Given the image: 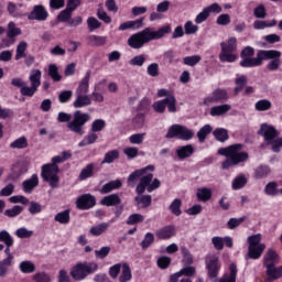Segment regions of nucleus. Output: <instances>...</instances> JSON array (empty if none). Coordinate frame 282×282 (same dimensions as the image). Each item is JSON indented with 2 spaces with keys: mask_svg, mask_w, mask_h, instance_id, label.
<instances>
[{
  "mask_svg": "<svg viewBox=\"0 0 282 282\" xmlns=\"http://www.w3.org/2000/svg\"><path fill=\"white\" fill-rule=\"evenodd\" d=\"M155 171V166L148 165L143 169L137 170L132 172L128 176V186L133 188L135 186V182L140 180L139 184L135 187V193L138 196L134 198V202L139 208H149L153 198L151 195H144L145 191L149 193H153V191L160 188V180H153V172Z\"/></svg>",
  "mask_w": 282,
  "mask_h": 282,
  "instance_id": "1",
  "label": "nucleus"
},
{
  "mask_svg": "<svg viewBox=\"0 0 282 282\" xmlns=\"http://www.w3.org/2000/svg\"><path fill=\"white\" fill-rule=\"evenodd\" d=\"M254 56V47L246 46L241 53L240 67L252 69L253 67H261L263 61H269L267 69L269 72H279L282 65L281 51L276 50H259Z\"/></svg>",
  "mask_w": 282,
  "mask_h": 282,
  "instance_id": "2",
  "label": "nucleus"
},
{
  "mask_svg": "<svg viewBox=\"0 0 282 282\" xmlns=\"http://www.w3.org/2000/svg\"><path fill=\"white\" fill-rule=\"evenodd\" d=\"M171 32H173L171 24H165L156 31H152L151 28H145L143 31L132 34L128 39V45L132 47V50H140L144 47L145 43L160 41V39H164L166 34H171Z\"/></svg>",
  "mask_w": 282,
  "mask_h": 282,
  "instance_id": "3",
  "label": "nucleus"
},
{
  "mask_svg": "<svg viewBox=\"0 0 282 282\" xmlns=\"http://www.w3.org/2000/svg\"><path fill=\"white\" fill-rule=\"evenodd\" d=\"M242 149L243 144L236 143L218 150V155L227 158V160L221 163L223 171H228V169H232V166H237L238 164H241V162L248 161L249 154L248 152H241Z\"/></svg>",
  "mask_w": 282,
  "mask_h": 282,
  "instance_id": "4",
  "label": "nucleus"
},
{
  "mask_svg": "<svg viewBox=\"0 0 282 282\" xmlns=\"http://www.w3.org/2000/svg\"><path fill=\"white\" fill-rule=\"evenodd\" d=\"M42 76H43V73L41 72V69H32L29 75V80L31 83V86H28V83L23 80V78H19V77L11 79V85L20 89L21 96H24L26 98H32L41 87Z\"/></svg>",
  "mask_w": 282,
  "mask_h": 282,
  "instance_id": "5",
  "label": "nucleus"
},
{
  "mask_svg": "<svg viewBox=\"0 0 282 282\" xmlns=\"http://www.w3.org/2000/svg\"><path fill=\"white\" fill-rule=\"evenodd\" d=\"M98 272V263L96 262H77L70 269V276L74 281H85L86 276Z\"/></svg>",
  "mask_w": 282,
  "mask_h": 282,
  "instance_id": "6",
  "label": "nucleus"
},
{
  "mask_svg": "<svg viewBox=\"0 0 282 282\" xmlns=\"http://www.w3.org/2000/svg\"><path fill=\"white\" fill-rule=\"evenodd\" d=\"M237 52V37H229L225 42L220 43L219 61L220 63H235L238 55Z\"/></svg>",
  "mask_w": 282,
  "mask_h": 282,
  "instance_id": "7",
  "label": "nucleus"
},
{
  "mask_svg": "<svg viewBox=\"0 0 282 282\" xmlns=\"http://www.w3.org/2000/svg\"><path fill=\"white\" fill-rule=\"evenodd\" d=\"M247 242L249 247L246 259H261V254H263L265 250V243H261V234L249 236Z\"/></svg>",
  "mask_w": 282,
  "mask_h": 282,
  "instance_id": "8",
  "label": "nucleus"
},
{
  "mask_svg": "<svg viewBox=\"0 0 282 282\" xmlns=\"http://www.w3.org/2000/svg\"><path fill=\"white\" fill-rule=\"evenodd\" d=\"M91 120V115L87 112H83L80 110H76L73 115V120L67 123V129L72 131L73 133H78L79 135H83L85 133V130L83 128L87 122Z\"/></svg>",
  "mask_w": 282,
  "mask_h": 282,
  "instance_id": "9",
  "label": "nucleus"
},
{
  "mask_svg": "<svg viewBox=\"0 0 282 282\" xmlns=\"http://www.w3.org/2000/svg\"><path fill=\"white\" fill-rule=\"evenodd\" d=\"M58 173V165L50 163L42 165L41 177L50 184L51 188H58V183L61 182Z\"/></svg>",
  "mask_w": 282,
  "mask_h": 282,
  "instance_id": "10",
  "label": "nucleus"
},
{
  "mask_svg": "<svg viewBox=\"0 0 282 282\" xmlns=\"http://www.w3.org/2000/svg\"><path fill=\"white\" fill-rule=\"evenodd\" d=\"M195 137V132L191 129H188L186 126L182 124H172L165 138L171 139V138H177V140H183L184 142H188V140H193Z\"/></svg>",
  "mask_w": 282,
  "mask_h": 282,
  "instance_id": "11",
  "label": "nucleus"
},
{
  "mask_svg": "<svg viewBox=\"0 0 282 282\" xmlns=\"http://www.w3.org/2000/svg\"><path fill=\"white\" fill-rule=\"evenodd\" d=\"M176 102L177 100L175 99V96L167 95L166 98L155 101L152 105V109L155 111V113H164L167 107L170 113H175L177 111V107L175 106Z\"/></svg>",
  "mask_w": 282,
  "mask_h": 282,
  "instance_id": "12",
  "label": "nucleus"
},
{
  "mask_svg": "<svg viewBox=\"0 0 282 282\" xmlns=\"http://www.w3.org/2000/svg\"><path fill=\"white\" fill-rule=\"evenodd\" d=\"M207 274L210 279H217L221 270V262H219L218 253H208L205 258Z\"/></svg>",
  "mask_w": 282,
  "mask_h": 282,
  "instance_id": "13",
  "label": "nucleus"
},
{
  "mask_svg": "<svg viewBox=\"0 0 282 282\" xmlns=\"http://www.w3.org/2000/svg\"><path fill=\"white\" fill-rule=\"evenodd\" d=\"M258 133L264 138V142H267V144H270L274 139L279 138L276 128L268 123H262Z\"/></svg>",
  "mask_w": 282,
  "mask_h": 282,
  "instance_id": "14",
  "label": "nucleus"
},
{
  "mask_svg": "<svg viewBox=\"0 0 282 282\" xmlns=\"http://www.w3.org/2000/svg\"><path fill=\"white\" fill-rule=\"evenodd\" d=\"M96 206V197L91 194L80 195L76 199V208L79 210H89V208H94Z\"/></svg>",
  "mask_w": 282,
  "mask_h": 282,
  "instance_id": "15",
  "label": "nucleus"
},
{
  "mask_svg": "<svg viewBox=\"0 0 282 282\" xmlns=\"http://www.w3.org/2000/svg\"><path fill=\"white\" fill-rule=\"evenodd\" d=\"M50 13L45 10V7L37 4L33 7V10L28 15L29 21H47Z\"/></svg>",
  "mask_w": 282,
  "mask_h": 282,
  "instance_id": "16",
  "label": "nucleus"
},
{
  "mask_svg": "<svg viewBox=\"0 0 282 282\" xmlns=\"http://www.w3.org/2000/svg\"><path fill=\"white\" fill-rule=\"evenodd\" d=\"M175 235H177V229L173 225L164 226L155 231V237L160 240L172 239Z\"/></svg>",
  "mask_w": 282,
  "mask_h": 282,
  "instance_id": "17",
  "label": "nucleus"
},
{
  "mask_svg": "<svg viewBox=\"0 0 282 282\" xmlns=\"http://www.w3.org/2000/svg\"><path fill=\"white\" fill-rule=\"evenodd\" d=\"M196 273H197V270L195 269V267L187 265L181 269L178 272L172 274L170 276V282H177L180 281V279H182V276H187L188 279L191 276H195Z\"/></svg>",
  "mask_w": 282,
  "mask_h": 282,
  "instance_id": "18",
  "label": "nucleus"
},
{
  "mask_svg": "<svg viewBox=\"0 0 282 282\" xmlns=\"http://www.w3.org/2000/svg\"><path fill=\"white\" fill-rule=\"evenodd\" d=\"M90 78H91V70H87L85 76L80 79V82L75 90V96L89 94V79Z\"/></svg>",
  "mask_w": 282,
  "mask_h": 282,
  "instance_id": "19",
  "label": "nucleus"
},
{
  "mask_svg": "<svg viewBox=\"0 0 282 282\" xmlns=\"http://www.w3.org/2000/svg\"><path fill=\"white\" fill-rule=\"evenodd\" d=\"M73 107L75 109H83V107H89L91 105V97L89 95H75Z\"/></svg>",
  "mask_w": 282,
  "mask_h": 282,
  "instance_id": "20",
  "label": "nucleus"
},
{
  "mask_svg": "<svg viewBox=\"0 0 282 282\" xmlns=\"http://www.w3.org/2000/svg\"><path fill=\"white\" fill-rule=\"evenodd\" d=\"M144 23V18L139 20L123 22L119 25V31L124 32V30H140Z\"/></svg>",
  "mask_w": 282,
  "mask_h": 282,
  "instance_id": "21",
  "label": "nucleus"
},
{
  "mask_svg": "<svg viewBox=\"0 0 282 282\" xmlns=\"http://www.w3.org/2000/svg\"><path fill=\"white\" fill-rule=\"evenodd\" d=\"M100 204L101 206H107V207L120 206V204H122V199H120V195L118 194H110L108 196H105L100 200Z\"/></svg>",
  "mask_w": 282,
  "mask_h": 282,
  "instance_id": "22",
  "label": "nucleus"
},
{
  "mask_svg": "<svg viewBox=\"0 0 282 282\" xmlns=\"http://www.w3.org/2000/svg\"><path fill=\"white\" fill-rule=\"evenodd\" d=\"M237 272H239L237 264L231 263L229 265V273H225L224 276L218 280V282H237Z\"/></svg>",
  "mask_w": 282,
  "mask_h": 282,
  "instance_id": "23",
  "label": "nucleus"
},
{
  "mask_svg": "<svg viewBox=\"0 0 282 282\" xmlns=\"http://www.w3.org/2000/svg\"><path fill=\"white\" fill-rule=\"evenodd\" d=\"M279 253L274 249H268L263 257V263L267 267L274 265L279 261Z\"/></svg>",
  "mask_w": 282,
  "mask_h": 282,
  "instance_id": "24",
  "label": "nucleus"
},
{
  "mask_svg": "<svg viewBox=\"0 0 282 282\" xmlns=\"http://www.w3.org/2000/svg\"><path fill=\"white\" fill-rule=\"evenodd\" d=\"M193 153H195V148H193L191 144L176 149V155L180 160H186V158H191Z\"/></svg>",
  "mask_w": 282,
  "mask_h": 282,
  "instance_id": "25",
  "label": "nucleus"
},
{
  "mask_svg": "<svg viewBox=\"0 0 282 282\" xmlns=\"http://www.w3.org/2000/svg\"><path fill=\"white\" fill-rule=\"evenodd\" d=\"M24 193H32L36 186H39V175L33 174L31 178L22 183Z\"/></svg>",
  "mask_w": 282,
  "mask_h": 282,
  "instance_id": "26",
  "label": "nucleus"
},
{
  "mask_svg": "<svg viewBox=\"0 0 282 282\" xmlns=\"http://www.w3.org/2000/svg\"><path fill=\"white\" fill-rule=\"evenodd\" d=\"M272 173V169H270V165H259L258 167L254 169V178L256 180H263L268 177Z\"/></svg>",
  "mask_w": 282,
  "mask_h": 282,
  "instance_id": "27",
  "label": "nucleus"
},
{
  "mask_svg": "<svg viewBox=\"0 0 282 282\" xmlns=\"http://www.w3.org/2000/svg\"><path fill=\"white\" fill-rule=\"evenodd\" d=\"M246 184H248V177L245 174H238L231 183V188L234 191H241Z\"/></svg>",
  "mask_w": 282,
  "mask_h": 282,
  "instance_id": "28",
  "label": "nucleus"
},
{
  "mask_svg": "<svg viewBox=\"0 0 282 282\" xmlns=\"http://www.w3.org/2000/svg\"><path fill=\"white\" fill-rule=\"evenodd\" d=\"M121 186L122 182L120 180L110 181L101 187L100 193L102 195H107L108 193H111V191H117V188H120Z\"/></svg>",
  "mask_w": 282,
  "mask_h": 282,
  "instance_id": "29",
  "label": "nucleus"
},
{
  "mask_svg": "<svg viewBox=\"0 0 282 282\" xmlns=\"http://www.w3.org/2000/svg\"><path fill=\"white\" fill-rule=\"evenodd\" d=\"M88 45L93 47H102V45H107V36L101 35H90L87 37Z\"/></svg>",
  "mask_w": 282,
  "mask_h": 282,
  "instance_id": "30",
  "label": "nucleus"
},
{
  "mask_svg": "<svg viewBox=\"0 0 282 282\" xmlns=\"http://www.w3.org/2000/svg\"><path fill=\"white\" fill-rule=\"evenodd\" d=\"M231 107L228 104H224L220 106H214L210 108V116H213V118L217 117V116H225V113H228V111H230Z\"/></svg>",
  "mask_w": 282,
  "mask_h": 282,
  "instance_id": "31",
  "label": "nucleus"
},
{
  "mask_svg": "<svg viewBox=\"0 0 282 282\" xmlns=\"http://www.w3.org/2000/svg\"><path fill=\"white\" fill-rule=\"evenodd\" d=\"M94 163H89L87 166H85L78 176L79 182H85V180H89V177H94Z\"/></svg>",
  "mask_w": 282,
  "mask_h": 282,
  "instance_id": "32",
  "label": "nucleus"
},
{
  "mask_svg": "<svg viewBox=\"0 0 282 282\" xmlns=\"http://www.w3.org/2000/svg\"><path fill=\"white\" fill-rule=\"evenodd\" d=\"M109 228V223H101L99 225L93 226L89 229V235H93V237H100L104 232H107Z\"/></svg>",
  "mask_w": 282,
  "mask_h": 282,
  "instance_id": "33",
  "label": "nucleus"
},
{
  "mask_svg": "<svg viewBox=\"0 0 282 282\" xmlns=\"http://www.w3.org/2000/svg\"><path fill=\"white\" fill-rule=\"evenodd\" d=\"M276 25V20H256L253 22L254 30H267V28H274Z\"/></svg>",
  "mask_w": 282,
  "mask_h": 282,
  "instance_id": "34",
  "label": "nucleus"
},
{
  "mask_svg": "<svg viewBox=\"0 0 282 282\" xmlns=\"http://www.w3.org/2000/svg\"><path fill=\"white\" fill-rule=\"evenodd\" d=\"M228 98V93L224 89H216L208 98L209 102H221Z\"/></svg>",
  "mask_w": 282,
  "mask_h": 282,
  "instance_id": "35",
  "label": "nucleus"
},
{
  "mask_svg": "<svg viewBox=\"0 0 282 282\" xmlns=\"http://www.w3.org/2000/svg\"><path fill=\"white\" fill-rule=\"evenodd\" d=\"M98 141V133L90 130L88 135L84 137V139L78 143V147H89V144H95Z\"/></svg>",
  "mask_w": 282,
  "mask_h": 282,
  "instance_id": "36",
  "label": "nucleus"
},
{
  "mask_svg": "<svg viewBox=\"0 0 282 282\" xmlns=\"http://www.w3.org/2000/svg\"><path fill=\"white\" fill-rule=\"evenodd\" d=\"M19 269L23 274H32V272L36 271V265L34 262L25 260L19 264Z\"/></svg>",
  "mask_w": 282,
  "mask_h": 282,
  "instance_id": "37",
  "label": "nucleus"
},
{
  "mask_svg": "<svg viewBox=\"0 0 282 282\" xmlns=\"http://www.w3.org/2000/svg\"><path fill=\"white\" fill-rule=\"evenodd\" d=\"M196 197L198 202H208L213 197V191L208 187H202L197 189Z\"/></svg>",
  "mask_w": 282,
  "mask_h": 282,
  "instance_id": "38",
  "label": "nucleus"
},
{
  "mask_svg": "<svg viewBox=\"0 0 282 282\" xmlns=\"http://www.w3.org/2000/svg\"><path fill=\"white\" fill-rule=\"evenodd\" d=\"M119 158H120V151L118 150L108 151L105 154V158L101 164H113V162H116V160H118Z\"/></svg>",
  "mask_w": 282,
  "mask_h": 282,
  "instance_id": "39",
  "label": "nucleus"
},
{
  "mask_svg": "<svg viewBox=\"0 0 282 282\" xmlns=\"http://www.w3.org/2000/svg\"><path fill=\"white\" fill-rule=\"evenodd\" d=\"M72 158V152L69 151H64L61 154L53 156L52 158V163L48 164H54V166H57V164H63V162H67Z\"/></svg>",
  "mask_w": 282,
  "mask_h": 282,
  "instance_id": "40",
  "label": "nucleus"
},
{
  "mask_svg": "<svg viewBox=\"0 0 282 282\" xmlns=\"http://www.w3.org/2000/svg\"><path fill=\"white\" fill-rule=\"evenodd\" d=\"M267 274L270 281H276V279H281V269L276 268L274 264L267 267Z\"/></svg>",
  "mask_w": 282,
  "mask_h": 282,
  "instance_id": "41",
  "label": "nucleus"
},
{
  "mask_svg": "<svg viewBox=\"0 0 282 282\" xmlns=\"http://www.w3.org/2000/svg\"><path fill=\"white\" fill-rule=\"evenodd\" d=\"M256 111H270L272 109V101L268 99H260L254 104Z\"/></svg>",
  "mask_w": 282,
  "mask_h": 282,
  "instance_id": "42",
  "label": "nucleus"
},
{
  "mask_svg": "<svg viewBox=\"0 0 282 282\" xmlns=\"http://www.w3.org/2000/svg\"><path fill=\"white\" fill-rule=\"evenodd\" d=\"M107 127V121L104 119H96L91 122L90 131L94 133H100V131H105V128Z\"/></svg>",
  "mask_w": 282,
  "mask_h": 282,
  "instance_id": "43",
  "label": "nucleus"
},
{
  "mask_svg": "<svg viewBox=\"0 0 282 282\" xmlns=\"http://www.w3.org/2000/svg\"><path fill=\"white\" fill-rule=\"evenodd\" d=\"M265 195H269L270 197H276L279 195V184L276 182H269L264 187Z\"/></svg>",
  "mask_w": 282,
  "mask_h": 282,
  "instance_id": "44",
  "label": "nucleus"
},
{
  "mask_svg": "<svg viewBox=\"0 0 282 282\" xmlns=\"http://www.w3.org/2000/svg\"><path fill=\"white\" fill-rule=\"evenodd\" d=\"M213 132V127L210 124H205L203 128H200L197 132L198 141L206 142V138H208V134Z\"/></svg>",
  "mask_w": 282,
  "mask_h": 282,
  "instance_id": "45",
  "label": "nucleus"
},
{
  "mask_svg": "<svg viewBox=\"0 0 282 282\" xmlns=\"http://www.w3.org/2000/svg\"><path fill=\"white\" fill-rule=\"evenodd\" d=\"M69 219H70L69 209L59 212L54 217V221H57V224H63V225L69 224Z\"/></svg>",
  "mask_w": 282,
  "mask_h": 282,
  "instance_id": "46",
  "label": "nucleus"
},
{
  "mask_svg": "<svg viewBox=\"0 0 282 282\" xmlns=\"http://www.w3.org/2000/svg\"><path fill=\"white\" fill-rule=\"evenodd\" d=\"M48 76H51L53 83H61L63 76L58 74V66L56 64L48 65Z\"/></svg>",
  "mask_w": 282,
  "mask_h": 282,
  "instance_id": "47",
  "label": "nucleus"
},
{
  "mask_svg": "<svg viewBox=\"0 0 282 282\" xmlns=\"http://www.w3.org/2000/svg\"><path fill=\"white\" fill-rule=\"evenodd\" d=\"M25 50H28V43L25 41L20 42L15 51V61H21V58H25Z\"/></svg>",
  "mask_w": 282,
  "mask_h": 282,
  "instance_id": "48",
  "label": "nucleus"
},
{
  "mask_svg": "<svg viewBox=\"0 0 282 282\" xmlns=\"http://www.w3.org/2000/svg\"><path fill=\"white\" fill-rule=\"evenodd\" d=\"M10 149H28V138L20 137L10 143Z\"/></svg>",
  "mask_w": 282,
  "mask_h": 282,
  "instance_id": "49",
  "label": "nucleus"
},
{
  "mask_svg": "<svg viewBox=\"0 0 282 282\" xmlns=\"http://www.w3.org/2000/svg\"><path fill=\"white\" fill-rule=\"evenodd\" d=\"M0 241L4 243V246H14V238L12 235L8 232V230L0 231Z\"/></svg>",
  "mask_w": 282,
  "mask_h": 282,
  "instance_id": "50",
  "label": "nucleus"
},
{
  "mask_svg": "<svg viewBox=\"0 0 282 282\" xmlns=\"http://www.w3.org/2000/svg\"><path fill=\"white\" fill-rule=\"evenodd\" d=\"M87 25L89 32H96V30H100V28H102V23H100V21L95 17H89L87 19Z\"/></svg>",
  "mask_w": 282,
  "mask_h": 282,
  "instance_id": "51",
  "label": "nucleus"
},
{
  "mask_svg": "<svg viewBox=\"0 0 282 282\" xmlns=\"http://www.w3.org/2000/svg\"><path fill=\"white\" fill-rule=\"evenodd\" d=\"M182 200L180 198L174 199L170 205V210L172 215L180 217L182 215Z\"/></svg>",
  "mask_w": 282,
  "mask_h": 282,
  "instance_id": "52",
  "label": "nucleus"
},
{
  "mask_svg": "<svg viewBox=\"0 0 282 282\" xmlns=\"http://www.w3.org/2000/svg\"><path fill=\"white\" fill-rule=\"evenodd\" d=\"M131 278H132L131 268L129 267V264L123 263L122 264V271H121V274L119 276V281L120 282H128Z\"/></svg>",
  "mask_w": 282,
  "mask_h": 282,
  "instance_id": "53",
  "label": "nucleus"
},
{
  "mask_svg": "<svg viewBox=\"0 0 282 282\" xmlns=\"http://www.w3.org/2000/svg\"><path fill=\"white\" fill-rule=\"evenodd\" d=\"M20 34L21 29L17 28V24L14 22H9L7 31L8 39H14V36H20Z\"/></svg>",
  "mask_w": 282,
  "mask_h": 282,
  "instance_id": "54",
  "label": "nucleus"
},
{
  "mask_svg": "<svg viewBox=\"0 0 282 282\" xmlns=\"http://www.w3.org/2000/svg\"><path fill=\"white\" fill-rule=\"evenodd\" d=\"M214 137L216 138V140H218V142H226V140H228V130L224 129V128H218L216 130H214L213 132Z\"/></svg>",
  "mask_w": 282,
  "mask_h": 282,
  "instance_id": "55",
  "label": "nucleus"
},
{
  "mask_svg": "<svg viewBox=\"0 0 282 282\" xmlns=\"http://www.w3.org/2000/svg\"><path fill=\"white\" fill-rule=\"evenodd\" d=\"M155 241V236L153 232H147L143 240L141 241L142 250H147Z\"/></svg>",
  "mask_w": 282,
  "mask_h": 282,
  "instance_id": "56",
  "label": "nucleus"
},
{
  "mask_svg": "<svg viewBox=\"0 0 282 282\" xmlns=\"http://www.w3.org/2000/svg\"><path fill=\"white\" fill-rule=\"evenodd\" d=\"M23 213V207L15 205L10 209L4 210V215L6 217H19V215H21Z\"/></svg>",
  "mask_w": 282,
  "mask_h": 282,
  "instance_id": "57",
  "label": "nucleus"
},
{
  "mask_svg": "<svg viewBox=\"0 0 282 282\" xmlns=\"http://www.w3.org/2000/svg\"><path fill=\"white\" fill-rule=\"evenodd\" d=\"M10 265H12V262L8 260L0 261V279H6V276H8Z\"/></svg>",
  "mask_w": 282,
  "mask_h": 282,
  "instance_id": "58",
  "label": "nucleus"
},
{
  "mask_svg": "<svg viewBox=\"0 0 282 282\" xmlns=\"http://www.w3.org/2000/svg\"><path fill=\"white\" fill-rule=\"evenodd\" d=\"M144 221V216L142 214H132L128 217V226H135V224H142Z\"/></svg>",
  "mask_w": 282,
  "mask_h": 282,
  "instance_id": "59",
  "label": "nucleus"
},
{
  "mask_svg": "<svg viewBox=\"0 0 282 282\" xmlns=\"http://www.w3.org/2000/svg\"><path fill=\"white\" fill-rule=\"evenodd\" d=\"M7 11L10 14V17H14L15 19H19L22 17V14L19 13V8L17 7V3L14 2L7 3Z\"/></svg>",
  "mask_w": 282,
  "mask_h": 282,
  "instance_id": "60",
  "label": "nucleus"
},
{
  "mask_svg": "<svg viewBox=\"0 0 282 282\" xmlns=\"http://www.w3.org/2000/svg\"><path fill=\"white\" fill-rule=\"evenodd\" d=\"M198 31H199V26L194 24L193 21L185 22V24H184L185 34H187V35L197 34Z\"/></svg>",
  "mask_w": 282,
  "mask_h": 282,
  "instance_id": "61",
  "label": "nucleus"
},
{
  "mask_svg": "<svg viewBox=\"0 0 282 282\" xmlns=\"http://www.w3.org/2000/svg\"><path fill=\"white\" fill-rule=\"evenodd\" d=\"M32 280L35 282H52V276H50L45 271H42L35 273Z\"/></svg>",
  "mask_w": 282,
  "mask_h": 282,
  "instance_id": "62",
  "label": "nucleus"
},
{
  "mask_svg": "<svg viewBox=\"0 0 282 282\" xmlns=\"http://www.w3.org/2000/svg\"><path fill=\"white\" fill-rule=\"evenodd\" d=\"M253 15L256 19H265L268 17V11L265 10V6L259 4L253 9Z\"/></svg>",
  "mask_w": 282,
  "mask_h": 282,
  "instance_id": "63",
  "label": "nucleus"
},
{
  "mask_svg": "<svg viewBox=\"0 0 282 282\" xmlns=\"http://www.w3.org/2000/svg\"><path fill=\"white\" fill-rule=\"evenodd\" d=\"M72 14L73 12L66 8L59 12V14L57 15V21H59L61 23H67V21H70Z\"/></svg>",
  "mask_w": 282,
  "mask_h": 282,
  "instance_id": "64",
  "label": "nucleus"
}]
</instances>
